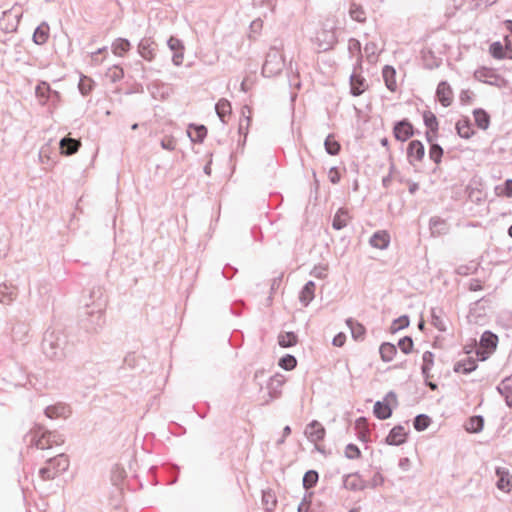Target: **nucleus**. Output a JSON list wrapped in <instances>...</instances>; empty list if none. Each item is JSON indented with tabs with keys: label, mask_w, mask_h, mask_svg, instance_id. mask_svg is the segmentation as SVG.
<instances>
[{
	"label": "nucleus",
	"mask_w": 512,
	"mask_h": 512,
	"mask_svg": "<svg viewBox=\"0 0 512 512\" xmlns=\"http://www.w3.org/2000/svg\"><path fill=\"white\" fill-rule=\"evenodd\" d=\"M338 29V21L333 18H327L316 31L315 36L311 39L316 45L318 51L324 52L332 49L338 41L336 31Z\"/></svg>",
	"instance_id": "1"
},
{
	"label": "nucleus",
	"mask_w": 512,
	"mask_h": 512,
	"mask_svg": "<svg viewBox=\"0 0 512 512\" xmlns=\"http://www.w3.org/2000/svg\"><path fill=\"white\" fill-rule=\"evenodd\" d=\"M66 344V337L60 331H47L42 342L43 352L51 359L59 358L63 355Z\"/></svg>",
	"instance_id": "2"
},
{
	"label": "nucleus",
	"mask_w": 512,
	"mask_h": 512,
	"mask_svg": "<svg viewBox=\"0 0 512 512\" xmlns=\"http://www.w3.org/2000/svg\"><path fill=\"white\" fill-rule=\"evenodd\" d=\"M70 465L68 456L59 454L46 461L45 466L39 470V476L42 480H52L59 474L68 470Z\"/></svg>",
	"instance_id": "3"
},
{
	"label": "nucleus",
	"mask_w": 512,
	"mask_h": 512,
	"mask_svg": "<svg viewBox=\"0 0 512 512\" xmlns=\"http://www.w3.org/2000/svg\"><path fill=\"white\" fill-rule=\"evenodd\" d=\"M284 67V59L281 52L276 48H271L266 55L262 67V74L266 77H272L279 74Z\"/></svg>",
	"instance_id": "4"
},
{
	"label": "nucleus",
	"mask_w": 512,
	"mask_h": 512,
	"mask_svg": "<svg viewBox=\"0 0 512 512\" xmlns=\"http://www.w3.org/2000/svg\"><path fill=\"white\" fill-rule=\"evenodd\" d=\"M24 441L27 445L41 450L52 447L48 439V431L39 425H36L25 435Z\"/></svg>",
	"instance_id": "5"
},
{
	"label": "nucleus",
	"mask_w": 512,
	"mask_h": 512,
	"mask_svg": "<svg viewBox=\"0 0 512 512\" xmlns=\"http://www.w3.org/2000/svg\"><path fill=\"white\" fill-rule=\"evenodd\" d=\"M475 78L481 82L487 83L492 86H496L498 88H503L507 86V81L497 74L493 69L490 68H481L475 72Z\"/></svg>",
	"instance_id": "6"
},
{
	"label": "nucleus",
	"mask_w": 512,
	"mask_h": 512,
	"mask_svg": "<svg viewBox=\"0 0 512 512\" xmlns=\"http://www.w3.org/2000/svg\"><path fill=\"white\" fill-rule=\"evenodd\" d=\"M284 383L285 377L280 374H276L269 379L267 383L269 398L266 400V403L280 397Z\"/></svg>",
	"instance_id": "7"
},
{
	"label": "nucleus",
	"mask_w": 512,
	"mask_h": 512,
	"mask_svg": "<svg viewBox=\"0 0 512 512\" xmlns=\"http://www.w3.org/2000/svg\"><path fill=\"white\" fill-rule=\"evenodd\" d=\"M167 45H168L169 49L173 52V56H172L173 64L175 66L182 65L183 60H184V50H185L183 42L180 39H178L174 36H171L167 41Z\"/></svg>",
	"instance_id": "8"
},
{
	"label": "nucleus",
	"mask_w": 512,
	"mask_h": 512,
	"mask_svg": "<svg viewBox=\"0 0 512 512\" xmlns=\"http://www.w3.org/2000/svg\"><path fill=\"white\" fill-rule=\"evenodd\" d=\"M156 47L157 45L151 37H144L138 44V53L143 59L152 61L156 55Z\"/></svg>",
	"instance_id": "9"
},
{
	"label": "nucleus",
	"mask_w": 512,
	"mask_h": 512,
	"mask_svg": "<svg viewBox=\"0 0 512 512\" xmlns=\"http://www.w3.org/2000/svg\"><path fill=\"white\" fill-rule=\"evenodd\" d=\"M71 410L67 404L57 403L50 405L45 409V415L49 419H66L70 416Z\"/></svg>",
	"instance_id": "10"
},
{
	"label": "nucleus",
	"mask_w": 512,
	"mask_h": 512,
	"mask_svg": "<svg viewBox=\"0 0 512 512\" xmlns=\"http://www.w3.org/2000/svg\"><path fill=\"white\" fill-rule=\"evenodd\" d=\"M393 133L398 141L404 142L414 134L413 126L407 120L399 121L395 124Z\"/></svg>",
	"instance_id": "11"
},
{
	"label": "nucleus",
	"mask_w": 512,
	"mask_h": 512,
	"mask_svg": "<svg viewBox=\"0 0 512 512\" xmlns=\"http://www.w3.org/2000/svg\"><path fill=\"white\" fill-rule=\"evenodd\" d=\"M495 472L498 477L496 482L497 488L504 492H509L512 489V476L509 470L503 467H497Z\"/></svg>",
	"instance_id": "12"
},
{
	"label": "nucleus",
	"mask_w": 512,
	"mask_h": 512,
	"mask_svg": "<svg viewBox=\"0 0 512 512\" xmlns=\"http://www.w3.org/2000/svg\"><path fill=\"white\" fill-rule=\"evenodd\" d=\"M436 96L439 102L444 106L448 107L453 101V92L450 85L446 81H442L438 84L436 90Z\"/></svg>",
	"instance_id": "13"
},
{
	"label": "nucleus",
	"mask_w": 512,
	"mask_h": 512,
	"mask_svg": "<svg viewBox=\"0 0 512 512\" xmlns=\"http://www.w3.org/2000/svg\"><path fill=\"white\" fill-rule=\"evenodd\" d=\"M343 486L351 491H360L367 487L358 473L347 474L343 478Z\"/></svg>",
	"instance_id": "14"
},
{
	"label": "nucleus",
	"mask_w": 512,
	"mask_h": 512,
	"mask_svg": "<svg viewBox=\"0 0 512 512\" xmlns=\"http://www.w3.org/2000/svg\"><path fill=\"white\" fill-rule=\"evenodd\" d=\"M390 240V234L386 230H379L370 237L369 244L373 248L384 250L388 248Z\"/></svg>",
	"instance_id": "15"
},
{
	"label": "nucleus",
	"mask_w": 512,
	"mask_h": 512,
	"mask_svg": "<svg viewBox=\"0 0 512 512\" xmlns=\"http://www.w3.org/2000/svg\"><path fill=\"white\" fill-rule=\"evenodd\" d=\"M305 434L311 442H318L324 438L325 429L319 422L312 421L307 425Z\"/></svg>",
	"instance_id": "16"
},
{
	"label": "nucleus",
	"mask_w": 512,
	"mask_h": 512,
	"mask_svg": "<svg viewBox=\"0 0 512 512\" xmlns=\"http://www.w3.org/2000/svg\"><path fill=\"white\" fill-rule=\"evenodd\" d=\"M407 432L401 425L395 426L391 429L386 437V443L389 445H401L406 441Z\"/></svg>",
	"instance_id": "17"
},
{
	"label": "nucleus",
	"mask_w": 512,
	"mask_h": 512,
	"mask_svg": "<svg viewBox=\"0 0 512 512\" xmlns=\"http://www.w3.org/2000/svg\"><path fill=\"white\" fill-rule=\"evenodd\" d=\"M497 391L505 398L507 406L512 407V374L501 381Z\"/></svg>",
	"instance_id": "18"
},
{
	"label": "nucleus",
	"mask_w": 512,
	"mask_h": 512,
	"mask_svg": "<svg viewBox=\"0 0 512 512\" xmlns=\"http://www.w3.org/2000/svg\"><path fill=\"white\" fill-rule=\"evenodd\" d=\"M424 153H425L424 146L420 141L413 140L409 143L408 149H407V155H408V158L410 159V161H412V159H414L416 161L422 160V158L424 157Z\"/></svg>",
	"instance_id": "19"
},
{
	"label": "nucleus",
	"mask_w": 512,
	"mask_h": 512,
	"mask_svg": "<svg viewBox=\"0 0 512 512\" xmlns=\"http://www.w3.org/2000/svg\"><path fill=\"white\" fill-rule=\"evenodd\" d=\"M17 290L11 284H0V303L10 304L16 298Z\"/></svg>",
	"instance_id": "20"
},
{
	"label": "nucleus",
	"mask_w": 512,
	"mask_h": 512,
	"mask_svg": "<svg viewBox=\"0 0 512 512\" xmlns=\"http://www.w3.org/2000/svg\"><path fill=\"white\" fill-rule=\"evenodd\" d=\"M476 368H477L476 360L474 358L468 356V357L456 362V364L454 366V371L468 374V373L474 371Z\"/></svg>",
	"instance_id": "21"
},
{
	"label": "nucleus",
	"mask_w": 512,
	"mask_h": 512,
	"mask_svg": "<svg viewBox=\"0 0 512 512\" xmlns=\"http://www.w3.org/2000/svg\"><path fill=\"white\" fill-rule=\"evenodd\" d=\"M350 85L351 93L354 96L361 95L367 88L366 80L355 73H353L350 77Z\"/></svg>",
	"instance_id": "22"
},
{
	"label": "nucleus",
	"mask_w": 512,
	"mask_h": 512,
	"mask_svg": "<svg viewBox=\"0 0 512 512\" xmlns=\"http://www.w3.org/2000/svg\"><path fill=\"white\" fill-rule=\"evenodd\" d=\"M60 149L65 155H72L76 153L80 147V141L73 138L64 137L60 140Z\"/></svg>",
	"instance_id": "23"
},
{
	"label": "nucleus",
	"mask_w": 512,
	"mask_h": 512,
	"mask_svg": "<svg viewBox=\"0 0 512 512\" xmlns=\"http://www.w3.org/2000/svg\"><path fill=\"white\" fill-rule=\"evenodd\" d=\"M382 76L386 87L392 92L396 91L397 83L395 69L392 66H385L382 71Z\"/></svg>",
	"instance_id": "24"
},
{
	"label": "nucleus",
	"mask_w": 512,
	"mask_h": 512,
	"mask_svg": "<svg viewBox=\"0 0 512 512\" xmlns=\"http://www.w3.org/2000/svg\"><path fill=\"white\" fill-rule=\"evenodd\" d=\"M49 25L46 22L41 23L34 31L33 41L37 45H43L49 38Z\"/></svg>",
	"instance_id": "25"
},
{
	"label": "nucleus",
	"mask_w": 512,
	"mask_h": 512,
	"mask_svg": "<svg viewBox=\"0 0 512 512\" xmlns=\"http://www.w3.org/2000/svg\"><path fill=\"white\" fill-rule=\"evenodd\" d=\"M215 110L221 122L226 123V117L232 112L231 103L227 99L222 98L216 103Z\"/></svg>",
	"instance_id": "26"
},
{
	"label": "nucleus",
	"mask_w": 512,
	"mask_h": 512,
	"mask_svg": "<svg viewBox=\"0 0 512 512\" xmlns=\"http://www.w3.org/2000/svg\"><path fill=\"white\" fill-rule=\"evenodd\" d=\"M314 293H315V283L313 281H308L304 285V287L302 288V290L300 292V296H299L300 302L304 306H307L314 299V296H315Z\"/></svg>",
	"instance_id": "27"
},
{
	"label": "nucleus",
	"mask_w": 512,
	"mask_h": 512,
	"mask_svg": "<svg viewBox=\"0 0 512 512\" xmlns=\"http://www.w3.org/2000/svg\"><path fill=\"white\" fill-rule=\"evenodd\" d=\"M51 88L45 81H41L35 89L36 97L39 99L41 105H45L51 96Z\"/></svg>",
	"instance_id": "28"
},
{
	"label": "nucleus",
	"mask_w": 512,
	"mask_h": 512,
	"mask_svg": "<svg viewBox=\"0 0 512 512\" xmlns=\"http://www.w3.org/2000/svg\"><path fill=\"white\" fill-rule=\"evenodd\" d=\"M111 48L113 54L122 57L126 52L130 50L131 43L127 39L118 38L112 43Z\"/></svg>",
	"instance_id": "29"
},
{
	"label": "nucleus",
	"mask_w": 512,
	"mask_h": 512,
	"mask_svg": "<svg viewBox=\"0 0 512 512\" xmlns=\"http://www.w3.org/2000/svg\"><path fill=\"white\" fill-rule=\"evenodd\" d=\"M473 117L475 120L476 125L482 129L486 130L488 129L490 125V116L488 113L483 109H475L473 112Z\"/></svg>",
	"instance_id": "30"
},
{
	"label": "nucleus",
	"mask_w": 512,
	"mask_h": 512,
	"mask_svg": "<svg viewBox=\"0 0 512 512\" xmlns=\"http://www.w3.org/2000/svg\"><path fill=\"white\" fill-rule=\"evenodd\" d=\"M429 227L433 236L445 234L447 231L446 222L440 217H432L429 221Z\"/></svg>",
	"instance_id": "31"
},
{
	"label": "nucleus",
	"mask_w": 512,
	"mask_h": 512,
	"mask_svg": "<svg viewBox=\"0 0 512 512\" xmlns=\"http://www.w3.org/2000/svg\"><path fill=\"white\" fill-rule=\"evenodd\" d=\"M498 338L495 334L490 331H486L482 334L480 339L481 347L488 350V353H491L497 346Z\"/></svg>",
	"instance_id": "32"
},
{
	"label": "nucleus",
	"mask_w": 512,
	"mask_h": 512,
	"mask_svg": "<svg viewBox=\"0 0 512 512\" xmlns=\"http://www.w3.org/2000/svg\"><path fill=\"white\" fill-rule=\"evenodd\" d=\"M346 324L349 327L352 337L355 340L363 339L366 330H365V327L361 323L353 320L352 318H349V319H347Z\"/></svg>",
	"instance_id": "33"
},
{
	"label": "nucleus",
	"mask_w": 512,
	"mask_h": 512,
	"mask_svg": "<svg viewBox=\"0 0 512 512\" xmlns=\"http://www.w3.org/2000/svg\"><path fill=\"white\" fill-rule=\"evenodd\" d=\"M349 220L348 212L344 209H339L333 218L332 226L334 229L340 230L347 226Z\"/></svg>",
	"instance_id": "34"
},
{
	"label": "nucleus",
	"mask_w": 512,
	"mask_h": 512,
	"mask_svg": "<svg viewBox=\"0 0 512 512\" xmlns=\"http://www.w3.org/2000/svg\"><path fill=\"white\" fill-rule=\"evenodd\" d=\"M374 414L377 418L384 420L391 416L392 410L389 404L377 401L374 405Z\"/></svg>",
	"instance_id": "35"
},
{
	"label": "nucleus",
	"mask_w": 512,
	"mask_h": 512,
	"mask_svg": "<svg viewBox=\"0 0 512 512\" xmlns=\"http://www.w3.org/2000/svg\"><path fill=\"white\" fill-rule=\"evenodd\" d=\"M379 352H380L381 359L384 362H390L391 360H393V358L397 352V349L391 343H383L380 346Z\"/></svg>",
	"instance_id": "36"
},
{
	"label": "nucleus",
	"mask_w": 512,
	"mask_h": 512,
	"mask_svg": "<svg viewBox=\"0 0 512 512\" xmlns=\"http://www.w3.org/2000/svg\"><path fill=\"white\" fill-rule=\"evenodd\" d=\"M207 134V129L204 126L190 125L188 135L193 142H201Z\"/></svg>",
	"instance_id": "37"
},
{
	"label": "nucleus",
	"mask_w": 512,
	"mask_h": 512,
	"mask_svg": "<svg viewBox=\"0 0 512 512\" xmlns=\"http://www.w3.org/2000/svg\"><path fill=\"white\" fill-rule=\"evenodd\" d=\"M297 341V335L293 332L281 333L278 336V344L283 348L294 346L296 345Z\"/></svg>",
	"instance_id": "38"
},
{
	"label": "nucleus",
	"mask_w": 512,
	"mask_h": 512,
	"mask_svg": "<svg viewBox=\"0 0 512 512\" xmlns=\"http://www.w3.org/2000/svg\"><path fill=\"white\" fill-rule=\"evenodd\" d=\"M349 15L353 20L360 22V23L365 22V20H366L365 10L363 9L362 6H360L356 3H351L350 8H349Z\"/></svg>",
	"instance_id": "39"
},
{
	"label": "nucleus",
	"mask_w": 512,
	"mask_h": 512,
	"mask_svg": "<svg viewBox=\"0 0 512 512\" xmlns=\"http://www.w3.org/2000/svg\"><path fill=\"white\" fill-rule=\"evenodd\" d=\"M456 129L460 137L468 139L473 135V130L468 120H459L456 123Z\"/></svg>",
	"instance_id": "40"
},
{
	"label": "nucleus",
	"mask_w": 512,
	"mask_h": 512,
	"mask_svg": "<svg viewBox=\"0 0 512 512\" xmlns=\"http://www.w3.org/2000/svg\"><path fill=\"white\" fill-rule=\"evenodd\" d=\"M484 420L482 416H473L469 419L466 424V430L468 432L477 433L483 429Z\"/></svg>",
	"instance_id": "41"
},
{
	"label": "nucleus",
	"mask_w": 512,
	"mask_h": 512,
	"mask_svg": "<svg viewBox=\"0 0 512 512\" xmlns=\"http://www.w3.org/2000/svg\"><path fill=\"white\" fill-rule=\"evenodd\" d=\"M423 365H422V373L424 377L427 379L429 378L430 370L432 369L433 362H434V355L430 351H426L423 353L422 356Z\"/></svg>",
	"instance_id": "42"
},
{
	"label": "nucleus",
	"mask_w": 512,
	"mask_h": 512,
	"mask_svg": "<svg viewBox=\"0 0 512 512\" xmlns=\"http://www.w3.org/2000/svg\"><path fill=\"white\" fill-rule=\"evenodd\" d=\"M325 150L330 155H337L340 151V144L335 140L333 135H328L324 142Z\"/></svg>",
	"instance_id": "43"
},
{
	"label": "nucleus",
	"mask_w": 512,
	"mask_h": 512,
	"mask_svg": "<svg viewBox=\"0 0 512 512\" xmlns=\"http://www.w3.org/2000/svg\"><path fill=\"white\" fill-rule=\"evenodd\" d=\"M276 497L271 491H263L262 504L267 511H272L276 507Z\"/></svg>",
	"instance_id": "44"
},
{
	"label": "nucleus",
	"mask_w": 512,
	"mask_h": 512,
	"mask_svg": "<svg viewBox=\"0 0 512 512\" xmlns=\"http://www.w3.org/2000/svg\"><path fill=\"white\" fill-rule=\"evenodd\" d=\"M364 53L367 60L371 63L376 62L378 55V46L375 42L366 43L364 47Z\"/></svg>",
	"instance_id": "45"
},
{
	"label": "nucleus",
	"mask_w": 512,
	"mask_h": 512,
	"mask_svg": "<svg viewBox=\"0 0 512 512\" xmlns=\"http://www.w3.org/2000/svg\"><path fill=\"white\" fill-rule=\"evenodd\" d=\"M348 51L352 57L356 56L357 62L361 60V43L354 38L349 39L348 41Z\"/></svg>",
	"instance_id": "46"
},
{
	"label": "nucleus",
	"mask_w": 512,
	"mask_h": 512,
	"mask_svg": "<svg viewBox=\"0 0 512 512\" xmlns=\"http://www.w3.org/2000/svg\"><path fill=\"white\" fill-rule=\"evenodd\" d=\"M318 481V473L314 470H309L304 474L303 486L305 489L312 488Z\"/></svg>",
	"instance_id": "47"
},
{
	"label": "nucleus",
	"mask_w": 512,
	"mask_h": 512,
	"mask_svg": "<svg viewBox=\"0 0 512 512\" xmlns=\"http://www.w3.org/2000/svg\"><path fill=\"white\" fill-rule=\"evenodd\" d=\"M429 424H430V418L424 414H420V415L416 416L414 419V423H413L414 428L417 431H424L425 429L428 428Z\"/></svg>",
	"instance_id": "48"
},
{
	"label": "nucleus",
	"mask_w": 512,
	"mask_h": 512,
	"mask_svg": "<svg viewBox=\"0 0 512 512\" xmlns=\"http://www.w3.org/2000/svg\"><path fill=\"white\" fill-rule=\"evenodd\" d=\"M124 76L123 69L117 65L109 68L106 72V77L110 79L112 82H117L121 80Z\"/></svg>",
	"instance_id": "49"
},
{
	"label": "nucleus",
	"mask_w": 512,
	"mask_h": 512,
	"mask_svg": "<svg viewBox=\"0 0 512 512\" xmlns=\"http://www.w3.org/2000/svg\"><path fill=\"white\" fill-rule=\"evenodd\" d=\"M490 53L494 58L502 59L506 57L505 47L500 42H494L490 45Z\"/></svg>",
	"instance_id": "50"
},
{
	"label": "nucleus",
	"mask_w": 512,
	"mask_h": 512,
	"mask_svg": "<svg viewBox=\"0 0 512 512\" xmlns=\"http://www.w3.org/2000/svg\"><path fill=\"white\" fill-rule=\"evenodd\" d=\"M408 325H409V318H408V316L403 315L393 321L390 329H391L392 333H396L399 330L407 327Z\"/></svg>",
	"instance_id": "51"
},
{
	"label": "nucleus",
	"mask_w": 512,
	"mask_h": 512,
	"mask_svg": "<svg viewBox=\"0 0 512 512\" xmlns=\"http://www.w3.org/2000/svg\"><path fill=\"white\" fill-rule=\"evenodd\" d=\"M431 318H432V324L433 326L438 329L439 331H445L446 325L444 320L441 318L440 315L437 313V309L433 308L431 310Z\"/></svg>",
	"instance_id": "52"
},
{
	"label": "nucleus",
	"mask_w": 512,
	"mask_h": 512,
	"mask_svg": "<svg viewBox=\"0 0 512 512\" xmlns=\"http://www.w3.org/2000/svg\"><path fill=\"white\" fill-rule=\"evenodd\" d=\"M424 123L433 132L438 129V122L436 116L431 112L424 113Z\"/></svg>",
	"instance_id": "53"
},
{
	"label": "nucleus",
	"mask_w": 512,
	"mask_h": 512,
	"mask_svg": "<svg viewBox=\"0 0 512 512\" xmlns=\"http://www.w3.org/2000/svg\"><path fill=\"white\" fill-rule=\"evenodd\" d=\"M442 155L443 149L437 144H432L429 150L430 159L433 160L436 164H438L441 161Z\"/></svg>",
	"instance_id": "54"
},
{
	"label": "nucleus",
	"mask_w": 512,
	"mask_h": 512,
	"mask_svg": "<svg viewBox=\"0 0 512 512\" xmlns=\"http://www.w3.org/2000/svg\"><path fill=\"white\" fill-rule=\"evenodd\" d=\"M297 364V361L294 356L286 355L280 359L279 365L285 370L293 369Z\"/></svg>",
	"instance_id": "55"
},
{
	"label": "nucleus",
	"mask_w": 512,
	"mask_h": 512,
	"mask_svg": "<svg viewBox=\"0 0 512 512\" xmlns=\"http://www.w3.org/2000/svg\"><path fill=\"white\" fill-rule=\"evenodd\" d=\"M48 439L52 447L62 445L65 441L64 436L56 431H48Z\"/></svg>",
	"instance_id": "56"
},
{
	"label": "nucleus",
	"mask_w": 512,
	"mask_h": 512,
	"mask_svg": "<svg viewBox=\"0 0 512 512\" xmlns=\"http://www.w3.org/2000/svg\"><path fill=\"white\" fill-rule=\"evenodd\" d=\"M344 453L348 459H357L361 455L360 449L354 444H348Z\"/></svg>",
	"instance_id": "57"
},
{
	"label": "nucleus",
	"mask_w": 512,
	"mask_h": 512,
	"mask_svg": "<svg viewBox=\"0 0 512 512\" xmlns=\"http://www.w3.org/2000/svg\"><path fill=\"white\" fill-rule=\"evenodd\" d=\"M327 270V265H317L311 270L310 275L318 279H324L327 277Z\"/></svg>",
	"instance_id": "58"
},
{
	"label": "nucleus",
	"mask_w": 512,
	"mask_h": 512,
	"mask_svg": "<svg viewBox=\"0 0 512 512\" xmlns=\"http://www.w3.org/2000/svg\"><path fill=\"white\" fill-rule=\"evenodd\" d=\"M398 346L403 353L408 354L413 348V341L410 337H404L399 340Z\"/></svg>",
	"instance_id": "59"
},
{
	"label": "nucleus",
	"mask_w": 512,
	"mask_h": 512,
	"mask_svg": "<svg viewBox=\"0 0 512 512\" xmlns=\"http://www.w3.org/2000/svg\"><path fill=\"white\" fill-rule=\"evenodd\" d=\"M251 123V118L248 115L246 118H240L239 120V133L243 134L246 138Z\"/></svg>",
	"instance_id": "60"
},
{
	"label": "nucleus",
	"mask_w": 512,
	"mask_h": 512,
	"mask_svg": "<svg viewBox=\"0 0 512 512\" xmlns=\"http://www.w3.org/2000/svg\"><path fill=\"white\" fill-rule=\"evenodd\" d=\"M311 493L306 494L298 506V512H309Z\"/></svg>",
	"instance_id": "61"
},
{
	"label": "nucleus",
	"mask_w": 512,
	"mask_h": 512,
	"mask_svg": "<svg viewBox=\"0 0 512 512\" xmlns=\"http://www.w3.org/2000/svg\"><path fill=\"white\" fill-rule=\"evenodd\" d=\"M161 147L168 151H173L176 147V142L172 137H165L161 140Z\"/></svg>",
	"instance_id": "62"
},
{
	"label": "nucleus",
	"mask_w": 512,
	"mask_h": 512,
	"mask_svg": "<svg viewBox=\"0 0 512 512\" xmlns=\"http://www.w3.org/2000/svg\"><path fill=\"white\" fill-rule=\"evenodd\" d=\"M253 5L256 7L265 5L270 12H273L275 8L274 0H253Z\"/></svg>",
	"instance_id": "63"
},
{
	"label": "nucleus",
	"mask_w": 512,
	"mask_h": 512,
	"mask_svg": "<svg viewBox=\"0 0 512 512\" xmlns=\"http://www.w3.org/2000/svg\"><path fill=\"white\" fill-rule=\"evenodd\" d=\"M87 82L88 80L86 78L81 79L79 82L78 87L82 95H87L91 91V85Z\"/></svg>",
	"instance_id": "64"
}]
</instances>
